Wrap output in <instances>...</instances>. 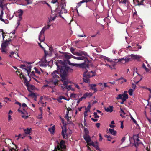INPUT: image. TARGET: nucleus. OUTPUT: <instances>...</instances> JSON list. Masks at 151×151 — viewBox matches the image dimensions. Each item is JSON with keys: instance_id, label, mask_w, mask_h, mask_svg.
Returning <instances> with one entry per match:
<instances>
[{"instance_id": "6ab92c4d", "label": "nucleus", "mask_w": 151, "mask_h": 151, "mask_svg": "<svg viewBox=\"0 0 151 151\" xmlns=\"http://www.w3.org/2000/svg\"><path fill=\"white\" fill-rule=\"evenodd\" d=\"M113 107L112 106H109L107 108H105V110L107 112H111L113 111Z\"/></svg>"}, {"instance_id": "1a4fd4ad", "label": "nucleus", "mask_w": 151, "mask_h": 151, "mask_svg": "<svg viewBox=\"0 0 151 151\" xmlns=\"http://www.w3.org/2000/svg\"><path fill=\"white\" fill-rule=\"evenodd\" d=\"M95 76V74H91L90 73L88 72L87 70L84 72L83 74V76L87 77L89 79L91 77L94 76Z\"/></svg>"}, {"instance_id": "c756f323", "label": "nucleus", "mask_w": 151, "mask_h": 151, "mask_svg": "<svg viewBox=\"0 0 151 151\" xmlns=\"http://www.w3.org/2000/svg\"><path fill=\"white\" fill-rule=\"evenodd\" d=\"M32 67L31 65L28 66L27 68H24V70L26 71L27 72L30 73Z\"/></svg>"}, {"instance_id": "0eeeda50", "label": "nucleus", "mask_w": 151, "mask_h": 151, "mask_svg": "<svg viewBox=\"0 0 151 151\" xmlns=\"http://www.w3.org/2000/svg\"><path fill=\"white\" fill-rule=\"evenodd\" d=\"M29 81H28L26 82V86L27 87L28 90L30 92H31L33 90L35 89V86L32 85H30L29 83Z\"/></svg>"}, {"instance_id": "37998d69", "label": "nucleus", "mask_w": 151, "mask_h": 151, "mask_svg": "<svg viewBox=\"0 0 151 151\" xmlns=\"http://www.w3.org/2000/svg\"><path fill=\"white\" fill-rule=\"evenodd\" d=\"M104 60H106V61H107L108 62H113V61H112V60H110V58H108V57H106L105 58H104Z\"/></svg>"}, {"instance_id": "13d9d810", "label": "nucleus", "mask_w": 151, "mask_h": 151, "mask_svg": "<svg viewBox=\"0 0 151 151\" xmlns=\"http://www.w3.org/2000/svg\"><path fill=\"white\" fill-rule=\"evenodd\" d=\"M132 88H133L134 90L136 88V85L133 83L132 84Z\"/></svg>"}, {"instance_id": "cd10ccee", "label": "nucleus", "mask_w": 151, "mask_h": 151, "mask_svg": "<svg viewBox=\"0 0 151 151\" xmlns=\"http://www.w3.org/2000/svg\"><path fill=\"white\" fill-rule=\"evenodd\" d=\"M83 81L84 82L88 83H89L90 82V81L89 79L87 77H86L84 76H83Z\"/></svg>"}, {"instance_id": "393cba45", "label": "nucleus", "mask_w": 151, "mask_h": 151, "mask_svg": "<svg viewBox=\"0 0 151 151\" xmlns=\"http://www.w3.org/2000/svg\"><path fill=\"white\" fill-rule=\"evenodd\" d=\"M48 130L51 134H54L55 130V126L54 125L51 128H49Z\"/></svg>"}, {"instance_id": "473e14b6", "label": "nucleus", "mask_w": 151, "mask_h": 151, "mask_svg": "<svg viewBox=\"0 0 151 151\" xmlns=\"http://www.w3.org/2000/svg\"><path fill=\"white\" fill-rule=\"evenodd\" d=\"M105 137L106 138L108 139L107 140L108 141H111V140L113 139L112 137L109 135H106L105 136Z\"/></svg>"}, {"instance_id": "603ef678", "label": "nucleus", "mask_w": 151, "mask_h": 151, "mask_svg": "<svg viewBox=\"0 0 151 151\" xmlns=\"http://www.w3.org/2000/svg\"><path fill=\"white\" fill-rule=\"evenodd\" d=\"M99 141H101L102 139V138L101 134L100 133H99Z\"/></svg>"}, {"instance_id": "412c9836", "label": "nucleus", "mask_w": 151, "mask_h": 151, "mask_svg": "<svg viewBox=\"0 0 151 151\" xmlns=\"http://www.w3.org/2000/svg\"><path fill=\"white\" fill-rule=\"evenodd\" d=\"M92 94L90 92H86L83 96V97L84 99H85L87 97H91L92 96Z\"/></svg>"}, {"instance_id": "39448f33", "label": "nucleus", "mask_w": 151, "mask_h": 151, "mask_svg": "<svg viewBox=\"0 0 151 151\" xmlns=\"http://www.w3.org/2000/svg\"><path fill=\"white\" fill-rule=\"evenodd\" d=\"M73 66L78 67L79 66L81 68H85L86 69L89 68V64H86L84 62L81 64H72Z\"/></svg>"}, {"instance_id": "f257e3e1", "label": "nucleus", "mask_w": 151, "mask_h": 151, "mask_svg": "<svg viewBox=\"0 0 151 151\" xmlns=\"http://www.w3.org/2000/svg\"><path fill=\"white\" fill-rule=\"evenodd\" d=\"M56 65L58 68L57 70L53 71L52 73V82L55 86L58 85V82L60 81L63 83V85L67 84L69 83L67 77V73L69 71L70 72L73 70L68 67H66V63L60 60L56 62Z\"/></svg>"}, {"instance_id": "c85d7f7f", "label": "nucleus", "mask_w": 151, "mask_h": 151, "mask_svg": "<svg viewBox=\"0 0 151 151\" xmlns=\"http://www.w3.org/2000/svg\"><path fill=\"white\" fill-rule=\"evenodd\" d=\"M93 147H94L96 149V150L100 151V149L99 147L98 143L97 141H96L95 142V144Z\"/></svg>"}, {"instance_id": "7c9ffc66", "label": "nucleus", "mask_w": 151, "mask_h": 151, "mask_svg": "<svg viewBox=\"0 0 151 151\" xmlns=\"http://www.w3.org/2000/svg\"><path fill=\"white\" fill-rule=\"evenodd\" d=\"M69 83H70L69 81V83L67 85H65L64 86H65L64 87V88L65 89H67L68 90H70L71 88V85H67Z\"/></svg>"}, {"instance_id": "e433bc0d", "label": "nucleus", "mask_w": 151, "mask_h": 151, "mask_svg": "<svg viewBox=\"0 0 151 151\" xmlns=\"http://www.w3.org/2000/svg\"><path fill=\"white\" fill-rule=\"evenodd\" d=\"M133 90L132 89H129V90L128 91V93H129V94L130 96L132 95L133 94Z\"/></svg>"}, {"instance_id": "ddd939ff", "label": "nucleus", "mask_w": 151, "mask_h": 151, "mask_svg": "<svg viewBox=\"0 0 151 151\" xmlns=\"http://www.w3.org/2000/svg\"><path fill=\"white\" fill-rule=\"evenodd\" d=\"M9 41L6 40L4 42L2 43L1 44V47H2L6 48L8 45V44L9 43V42L10 41L12 40L11 39H9Z\"/></svg>"}, {"instance_id": "58836bf2", "label": "nucleus", "mask_w": 151, "mask_h": 151, "mask_svg": "<svg viewBox=\"0 0 151 151\" xmlns=\"http://www.w3.org/2000/svg\"><path fill=\"white\" fill-rule=\"evenodd\" d=\"M27 2V4L26 5H27L29 4H32V1L31 0H25Z\"/></svg>"}, {"instance_id": "4468645a", "label": "nucleus", "mask_w": 151, "mask_h": 151, "mask_svg": "<svg viewBox=\"0 0 151 151\" xmlns=\"http://www.w3.org/2000/svg\"><path fill=\"white\" fill-rule=\"evenodd\" d=\"M17 12L19 14H18L19 20L21 21L22 19V16L23 13V11L22 9H20L17 11Z\"/></svg>"}, {"instance_id": "4c0bfd02", "label": "nucleus", "mask_w": 151, "mask_h": 151, "mask_svg": "<svg viewBox=\"0 0 151 151\" xmlns=\"http://www.w3.org/2000/svg\"><path fill=\"white\" fill-rule=\"evenodd\" d=\"M28 96H31L32 97H35L36 95L35 93H31L28 95Z\"/></svg>"}, {"instance_id": "72a5a7b5", "label": "nucleus", "mask_w": 151, "mask_h": 151, "mask_svg": "<svg viewBox=\"0 0 151 151\" xmlns=\"http://www.w3.org/2000/svg\"><path fill=\"white\" fill-rule=\"evenodd\" d=\"M22 107L23 108V110L25 111H26L25 110V109H27V106L26 104L24 103H23L22 104Z\"/></svg>"}, {"instance_id": "b1692460", "label": "nucleus", "mask_w": 151, "mask_h": 151, "mask_svg": "<svg viewBox=\"0 0 151 151\" xmlns=\"http://www.w3.org/2000/svg\"><path fill=\"white\" fill-rule=\"evenodd\" d=\"M123 96L122 98V101H124L126 100L128 98V96L127 94H122Z\"/></svg>"}, {"instance_id": "8fccbe9b", "label": "nucleus", "mask_w": 151, "mask_h": 151, "mask_svg": "<svg viewBox=\"0 0 151 151\" xmlns=\"http://www.w3.org/2000/svg\"><path fill=\"white\" fill-rule=\"evenodd\" d=\"M83 99H84L83 97H81L77 101V104H78L79 102L81 101Z\"/></svg>"}, {"instance_id": "f8f14e48", "label": "nucleus", "mask_w": 151, "mask_h": 151, "mask_svg": "<svg viewBox=\"0 0 151 151\" xmlns=\"http://www.w3.org/2000/svg\"><path fill=\"white\" fill-rule=\"evenodd\" d=\"M62 135L63 136V139H66L67 137V135L66 134V129L65 128L64 129L62 127Z\"/></svg>"}, {"instance_id": "f704fd0d", "label": "nucleus", "mask_w": 151, "mask_h": 151, "mask_svg": "<svg viewBox=\"0 0 151 151\" xmlns=\"http://www.w3.org/2000/svg\"><path fill=\"white\" fill-rule=\"evenodd\" d=\"M58 8L59 9V10H60V11L61 12V13L62 12V13H61V14H62L63 13H66L67 12V10H66L65 9H61V10H60V8H59L58 7Z\"/></svg>"}, {"instance_id": "79ce46f5", "label": "nucleus", "mask_w": 151, "mask_h": 151, "mask_svg": "<svg viewBox=\"0 0 151 151\" xmlns=\"http://www.w3.org/2000/svg\"><path fill=\"white\" fill-rule=\"evenodd\" d=\"M5 0H0V7H2V5H4L5 4L3 2Z\"/></svg>"}, {"instance_id": "bb28decb", "label": "nucleus", "mask_w": 151, "mask_h": 151, "mask_svg": "<svg viewBox=\"0 0 151 151\" xmlns=\"http://www.w3.org/2000/svg\"><path fill=\"white\" fill-rule=\"evenodd\" d=\"M5 33V32H3V30L2 29H0V36L2 35L3 40L4 41V38L5 37V36H6V35H4Z\"/></svg>"}, {"instance_id": "a878e982", "label": "nucleus", "mask_w": 151, "mask_h": 151, "mask_svg": "<svg viewBox=\"0 0 151 151\" xmlns=\"http://www.w3.org/2000/svg\"><path fill=\"white\" fill-rule=\"evenodd\" d=\"M120 109L121 111L119 112V113H121L120 116L122 118L124 117H125L124 115L126 114V113L122 109L120 108Z\"/></svg>"}, {"instance_id": "de8ad7c7", "label": "nucleus", "mask_w": 151, "mask_h": 151, "mask_svg": "<svg viewBox=\"0 0 151 151\" xmlns=\"http://www.w3.org/2000/svg\"><path fill=\"white\" fill-rule=\"evenodd\" d=\"M95 144V143L94 142H91V143H88V144H87V145L90 146V145H92L93 146Z\"/></svg>"}, {"instance_id": "4d7b16f0", "label": "nucleus", "mask_w": 151, "mask_h": 151, "mask_svg": "<svg viewBox=\"0 0 151 151\" xmlns=\"http://www.w3.org/2000/svg\"><path fill=\"white\" fill-rule=\"evenodd\" d=\"M18 56V55L16 53H15L14 55L12 56V57H13L15 58H17Z\"/></svg>"}, {"instance_id": "423d86ee", "label": "nucleus", "mask_w": 151, "mask_h": 151, "mask_svg": "<svg viewBox=\"0 0 151 151\" xmlns=\"http://www.w3.org/2000/svg\"><path fill=\"white\" fill-rule=\"evenodd\" d=\"M83 138L87 144H88V143L91 141V139L88 135V131H87V132H86V133H85L83 136Z\"/></svg>"}, {"instance_id": "052dcab7", "label": "nucleus", "mask_w": 151, "mask_h": 151, "mask_svg": "<svg viewBox=\"0 0 151 151\" xmlns=\"http://www.w3.org/2000/svg\"><path fill=\"white\" fill-rule=\"evenodd\" d=\"M134 142H135V146L136 147H137V146H138L139 144L140 143V142H138L135 141H134Z\"/></svg>"}, {"instance_id": "c03bdc74", "label": "nucleus", "mask_w": 151, "mask_h": 151, "mask_svg": "<svg viewBox=\"0 0 151 151\" xmlns=\"http://www.w3.org/2000/svg\"><path fill=\"white\" fill-rule=\"evenodd\" d=\"M50 25L49 24H48L47 26H45L43 28V29H44L45 30H46L47 29H49V27H50Z\"/></svg>"}, {"instance_id": "2eb2a0df", "label": "nucleus", "mask_w": 151, "mask_h": 151, "mask_svg": "<svg viewBox=\"0 0 151 151\" xmlns=\"http://www.w3.org/2000/svg\"><path fill=\"white\" fill-rule=\"evenodd\" d=\"M130 56L132 58V60L137 59L138 60L141 57V56L139 55H137L131 54L130 55Z\"/></svg>"}, {"instance_id": "20e7f679", "label": "nucleus", "mask_w": 151, "mask_h": 151, "mask_svg": "<svg viewBox=\"0 0 151 151\" xmlns=\"http://www.w3.org/2000/svg\"><path fill=\"white\" fill-rule=\"evenodd\" d=\"M81 56L76 57L80 59H76L77 60H82L86 64H88L89 60L88 58L86 56H87V53L85 51H81Z\"/></svg>"}, {"instance_id": "dca6fc26", "label": "nucleus", "mask_w": 151, "mask_h": 151, "mask_svg": "<svg viewBox=\"0 0 151 151\" xmlns=\"http://www.w3.org/2000/svg\"><path fill=\"white\" fill-rule=\"evenodd\" d=\"M97 86V84H90L89 86H90L91 88V89L93 90L94 92H96L97 91V90L95 88V87Z\"/></svg>"}, {"instance_id": "c9c22d12", "label": "nucleus", "mask_w": 151, "mask_h": 151, "mask_svg": "<svg viewBox=\"0 0 151 151\" xmlns=\"http://www.w3.org/2000/svg\"><path fill=\"white\" fill-rule=\"evenodd\" d=\"M20 77L21 78L22 77L24 79L25 82H27V80L26 78V77H25L24 75L22 74V73H21L20 74Z\"/></svg>"}, {"instance_id": "7ed1b4c3", "label": "nucleus", "mask_w": 151, "mask_h": 151, "mask_svg": "<svg viewBox=\"0 0 151 151\" xmlns=\"http://www.w3.org/2000/svg\"><path fill=\"white\" fill-rule=\"evenodd\" d=\"M61 12L60 11V10H59L58 4L56 5L55 6V9L54 10H52V9H51L52 14L54 15V16L53 17H52V16H51L50 17V19L49 20V23L51 21L54 20H55L56 17L58 16V14L60 17H62L63 19V18L61 16V13H62V12L61 13Z\"/></svg>"}, {"instance_id": "774afa93", "label": "nucleus", "mask_w": 151, "mask_h": 151, "mask_svg": "<svg viewBox=\"0 0 151 151\" xmlns=\"http://www.w3.org/2000/svg\"><path fill=\"white\" fill-rule=\"evenodd\" d=\"M9 150L10 151H16L15 149L13 148H11Z\"/></svg>"}, {"instance_id": "6e6d98bb", "label": "nucleus", "mask_w": 151, "mask_h": 151, "mask_svg": "<svg viewBox=\"0 0 151 151\" xmlns=\"http://www.w3.org/2000/svg\"><path fill=\"white\" fill-rule=\"evenodd\" d=\"M45 30L43 29V28L41 30L40 32V34L41 35L42 34H44V32Z\"/></svg>"}, {"instance_id": "a18cd8bd", "label": "nucleus", "mask_w": 151, "mask_h": 151, "mask_svg": "<svg viewBox=\"0 0 151 151\" xmlns=\"http://www.w3.org/2000/svg\"><path fill=\"white\" fill-rule=\"evenodd\" d=\"M144 0H142L140 2H139L138 3V4H136V5H138L139 6L141 5H143V1H144Z\"/></svg>"}, {"instance_id": "5fc2aeb1", "label": "nucleus", "mask_w": 151, "mask_h": 151, "mask_svg": "<svg viewBox=\"0 0 151 151\" xmlns=\"http://www.w3.org/2000/svg\"><path fill=\"white\" fill-rule=\"evenodd\" d=\"M127 1L126 0H121V1H119V3H122L124 4H126Z\"/></svg>"}, {"instance_id": "ea45409f", "label": "nucleus", "mask_w": 151, "mask_h": 151, "mask_svg": "<svg viewBox=\"0 0 151 151\" xmlns=\"http://www.w3.org/2000/svg\"><path fill=\"white\" fill-rule=\"evenodd\" d=\"M28 66V65H22L20 66V67L22 69H24V67L25 68H27V66Z\"/></svg>"}, {"instance_id": "69168bd1", "label": "nucleus", "mask_w": 151, "mask_h": 151, "mask_svg": "<svg viewBox=\"0 0 151 151\" xmlns=\"http://www.w3.org/2000/svg\"><path fill=\"white\" fill-rule=\"evenodd\" d=\"M42 113L40 112V114L39 115V117L38 118L39 119H41L42 118Z\"/></svg>"}, {"instance_id": "aec40b11", "label": "nucleus", "mask_w": 151, "mask_h": 151, "mask_svg": "<svg viewBox=\"0 0 151 151\" xmlns=\"http://www.w3.org/2000/svg\"><path fill=\"white\" fill-rule=\"evenodd\" d=\"M39 39L40 42H43L45 40L44 34H42L41 35L40 33L39 36Z\"/></svg>"}, {"instance_id": "49530a36", "label": "nucleus", "mask_w": 151, "mask_h": 151, "mask_svg": "<svg viewBox=\"0 0 151 151\" xmlns=\"http://www.w3.org/2000/svg\"><path fill=\"white\" fill-rule=\"evenodd\" d=\"M94 116L95 118H98L99 117V116L97 115V114L96 112H95L93 113Z\"/></svg>"}, {"instance_id": "e2e57ef3", "label": "nucleus", "mask_w": 151, "mask_h": 151, "mask_svg": "<svg viewBox=\"0 0 151 151\" xmlns=\"http://www.w3.org/2000/svg\"><path fill=\"white\" fill-rule=\"evenodd\" d=\"M70 50L72 54H73V52H75V49L73 48L72 47H71L70 48Z\"/></svg>"}, {"instance_id": "a19ab883", "label": "nucleus", "mask_w": 151, "mask_h": 151, "mask_svg": "<svg viewBox=\"0 0 151 151\" xmlns=\"http://www.w3.org/2000/svg\"><path fill=\"white\" fill-rule=\"evenodd\" d=\"M122 94H120L118 95V96L116 97V99L118 100L119 99H121L122 100Z\"/></svg>"}, {"instance_id": "3c124183", "label": "nucleus", "mask_w": 151, "mask_h": 151, "mask_svg": "<svg viewBox=\"0 0 151 151\" xmlns=\"http://www.w3.org/2000/svg\"><path fill=\"white\" fill-rule=\"evenodd\" d=\"M131 119H132L133 121V122L135 124H137V122L136 121V120L134 119L133 118V117H132V116H131Z\"/></svg>"}, {"instance_id": "5701e85b", "label": "nucleus", "mask_w": 151, "mask_h": 151, "mask_svg": "<svg viewBox=\"0 0 151 151\" xmlns=\"http://www.w3.org/2000/svg\"><path fill=\"white\" fill-rule=\"evenodd\" d=\"M109 130L111 134L114 136H115L116 135V132L114 129L109 128Z\"/></svg>"}, {"instance_id": "680f3d73", "label": "nucleus", "mask_w": 151, "mask_h": 151, "mask_svg": "<svg viewBox=\"0 0 151 151\" xmlns=\"http://www.w3.org/2000/svg\"><path fill=\"white\" fill-rule=\"evenodd\" d=\"M126 139V137H123L121 139V143H122Z\"/></svg>"}, {"instance_id": "bf43d9fd", "label": "nucleus", "mask_w": 151, "mask_h": 151, "mask_svg": "<svg viewBox=\"0 0 151 151\" xmlns=\"http://www.w3.org/2000/svg\"><path fill=\"white\" fill-rule=\"evenodd\" d=\"M59 99L60 100H61L62 99H64L66 100V98L65 97H64L63 96H61L59 97Z\"/></svg>"}, {"instance_id": "4be33fe9", "label": "nucleus", "mask_w": 151, "mask_h": 151, "mask_svg": "<svg viewBox=\"0 0 151 151\" xmlns=\"http://www.w3.org/2000/svg\"><path fill=\"white\" fill-rule=\"evenodd\" d=\"M26 136L24 133L23 134H20L19 135L16 136V137H17V140H18L20 138L24 139Z\"/></svg>"}, {"instance_id": "6e6552de", "label": "nucleus", "mask_w": 151, "mask_h": 151, "mask_svg": "<svg viewBox=\"0 0 151 151\" xmlns=\"http://www.w3.org/2000/svg\"><path fill=\"white\" fill-rule=\"evenodd\" d=\"M132 60V57L130 56V55L127 57V58L125 59L122 58L121 59H120L119 60H118V61L116 62L124 61L125 63L126 62H127L130 61H131Z\"/></svg>"}, {"instance_id": "09e8293b", "label": "nucleus", "mask_w": 151, "mask_h": 151, "mask_svg": "<svg viewBox=\"0 0 151 151\" xmlns=\"http://www.w3.org/2000/svg\"><path fill=\"white\" fill-rule=\"evenodd\" d=\"M34 69H35L36 73H38V74H40V71L38 70L36 67H35L34 68Z\"/></svg>"}, {"instance_id": "2f4dec72", "label": "nucleus", "mask_w": 151, "mask_h": 151, "mask_svg": "<svg viewBox=\"0 0 151 151\" xmlns=\"http://www.w3.org/2000/svg\"><path fill=\"white\" fill-rule=\"evenodd\" d=\"M73 54L78 56V57L81 56V51H79V52L75 51V52H73Z\"/></svg>"}, {"instance_id": "9d476101", "label": "nucleus", "mask_w": 151, "mask_h": 151, "mask_svg": "<svg viewBox=\"0 0 151 151\" xmlns=\"http://www.w3.org/2000/svg\"><path fill=\"white\" fill-rule=\"evenodd\" d=\"M64 57L68 59H69L71 58H72L76 59H79V58H76V57L72 55L71 54H66L64 55Z\"/></svg>"}, {"instance_id": "f03ea898", "label": "nucleus", "mask_w": 151, "mask_h": 151, "mask_svg": "<svg viewBox=\"0 0 151 151\" xmlns=\"http://www.w3.org/2000/svg\"><path fill=\"white\" fill-rule=\"evenodd\" d=\"M65 143V142L63 140H61L60 142L58 140L56 141L55 145V149L53 151H63V150L66 148Z\"/></svg>"}, {"instance_id": "0e129e2a", "label": "nucleus", "mask_w": 151, "mask_h": 151, "mask_svg": "<svg viewBox=\"0 0 151 151\" xmlns=\"http://www.w3.org/2000/svg\"><path fill=\"white\" fill-rule=\"evenodd\" d=\"M143 88L146 89L147 90H149V91H150V93H151V89L150 88H147L146 87H143Z\"/></svg>"}, {"instance_id": "338daca9", "label": "nucleus", "mask_w": 151, "mask_h": 151, "mask_svg": "<svg viewBox=\"0 0 151 151\" xmlns=\"http://www.w3.org/2000/svg\"><path fill=\"white\" fill-rule=\"evenodd\" d=\"M100 124L99 123H98L96 124V126L97 128H99L100 126Z\"/></svg>"}, {"instance_id": "864d4df0", "label": "nucleus", "mask_w": 151, "mask_h": 151, "mask_svg": "<svg viewBox=\"0 0 151 151\" xmlns=\"http://www.w3.org/2000/svg\"><path fill=\"white\" fill-rule=\"evenodd\" d=\"M5 48V47H1V52H5L6 51V50H5V48Z\"/></svg>"}, {"instance_id": "9b49d317", "label": "nucleus", "mask_w": 151, "mask_h": 151, "mask_svg": "<svg viewBox=\"0 0 151 151\" xmlns=\"http://www.w3.org/2000/svg\"><path fill=\"white\" fill-rule=\"evenodd\" d=\"M24 132V134L27 136L28 134H29L31 133L32 129L31 128H27L26 129H23Z\"/></svg>"}, {"instance_id": "a211bd4d", "label": "nucleus", "mask_w": 151, "mask_h": 151, "mask_svg": "<svg viewBox=\"0 0 151 151\" xmlns=\"http://www.w3.org/2000/svg\"><path fill=\"white\" fill-rule=\"evenodd\" d=\"M91 1V0H83L82 1H80V2H79L77 4V5L76 6V7L77 8H78L81 6V4H82L83 3L85 2H88L90 1Z\"/></svg>"}, {"instance_id": "f3484780", "label": "nucleus", "mask_w": 151, "mask_h": 151, "mask_svg": "<svg viewBox=\"0 0 151 151\" xmlns=\"http://www.w3.org/2000/svg\"><path fill=\"white\" fill-rule=\"evenodd\" d=\"M4 5H2V7H0L1 8V14L0 15V20L3 22H4V20L2 18L4 14L3 10L4 9L3 7Z\"/></svg>"}]
</instances>
